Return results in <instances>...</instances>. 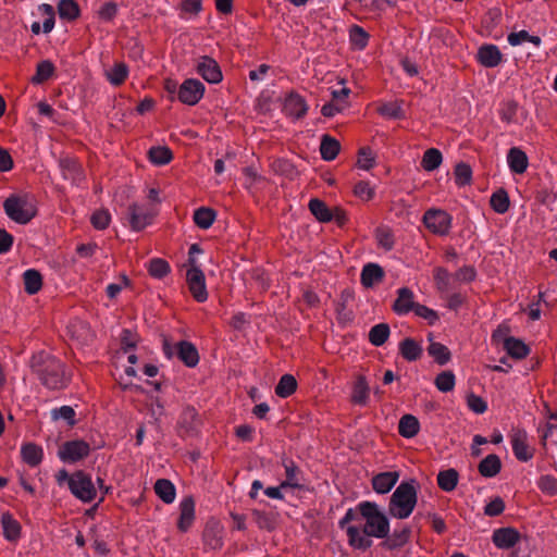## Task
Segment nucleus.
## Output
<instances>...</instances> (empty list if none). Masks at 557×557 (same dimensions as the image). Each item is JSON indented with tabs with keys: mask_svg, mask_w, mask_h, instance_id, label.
Wrapping results in <instances>:
<instances>
[{
	"mask_svg": "<svg viewBox=\"0 0 557 557\" xmlns=\"http://www.w3.org/2000/svg\"><path fill=\"white\" fill-rule=\"evenodd\" d=\"M338 524L345 530L348 544L358 550L370 548L374 539L383 540L391 531L388 517L376 503L368 500L347 509Z\"/></svg>",
	"mask_w": 557,
	"mask_h": 557,
	"instance_id": "obj_1",
	"label": "nucleus"
},
{
	"mask_svg": "<svg viewBox=\"0 0 557 557\" xmlns=\"http://www.w3.org/2000/svg\"><path fill=\"white\" fill-rule=\"evenodd\" d=\"M33 372L48 389H63L70 383L64 363L47 352L40 351L30 361Z\"/></svg>",
	"mask_w": 557,
	"mask_h": 557,
	"instance_id": "obj_2",
	"label": "nucleus"
},
{
	"mask_svg": "<svg viewBox=\"0 0 557 557\" xmlns=\"http://www.w3.org/2000/svg\"><path fill=\"white\" fill-rule=\"evenodd\" d=\"M418 502V484L414 480L403 481L394 491L388 503V512L393 518L407 519Z\"/></svg>",
	"mask_w": 557,
	"mask_h": 557,
	"instance_id": "obj_3",
	"label": "nucleus"
},
{
	"mask_svg": "<svg viewBox=\"0 0 557 557\" xmlns=\"http://www.w3.org/2000/svg\"><path fill=\"white\" fill-rule=\"evenodd\" d=\"M5 214L18 224H27L37 213L30 194H12L3 202Z\"/></svg>",
	"mask_w": 557,
	"mask_h": 557,
	"instance_id": "obj_4",
	"label": "nucleus"
},
{
	"mask_svg": "<svg viewBox=\"0 0 557 557\" xmlns=\"http://www.w3.org/2000/svg\"><path fill=\"white\" fill-rule=\"evenodd\" d=\"M163 354L169 360L176 356L188 368H194L199 362V354L196 346L187 341L171 344L168 339H164Z\"/></svg>",
	"mask_w": 557,
	"mask_h": 557,
	"instance_id": "obj_5",
	"label": "nucleus"
},
{
	"mask_svg": "<svg viewBox=\"0 0 557 557\" xmlns=\"http://www.w3.org/2000/svg\"><path fill=\"white\" fill-rule=\"evenodd\" d=\"M71 493L83 503H90L96 498L97 491L91 476L83 470L73 473L70 488Z\"/></svg>",
	"mask_w": 557,
	"mask_h": 557,
	"instance_id": "obj_6",
	"label": "nucleus"
},
{
	"mask_svg": "<svg viewBox=\"0 0 557 557\" xmlns=\"http://www.w3.org/2000/svg\"><path fill=\"white\" fill-rule=\"evenodd\" d=\"M90 445L84 440H72L62 443L58 449V457L64 463H76L90 454Z\"/></svg>",
	"mask_w": 557,
	"mask_h": 557,
	"instance_id": "obj_7",
	"label": "nucleus"
},
{
	"mask_svg": "<svg viewBox=\"0 0 557 557\" xmlns=\"http://www.w3.org/2000/svg\"><path fill=\"white\" fill-rule=\"evenodd\" d=\"M425 227L433 234L445 236L450 232L453 218L441 209H429L423 215Z\"/></svg>",
	"mask_w": 557,
	"mask_h": 557,
	"instance_id": "obj_8",
	"label": "nucleus"
},
{
	"mask_svg": "<svg viewBox=\"0 0 557 557\" xmlns=\"http://www.w3.org/2000/svg\"><path fill=\"white\" fill-rule=\"evenodd\" d=\"M154 215L153 209L133 203L127 208L126 219L131 228L139 232L152 223Z\"/></svg>",
	"mask_w": 557,
	"mask_h": 557,
	"instance_id": "obj_9",
	"label": "nucleus"
},
{
	"mask_svg": "<svg viewBox=\"0 0 557 557\" xmlns=\"http://www.w3.org/2000/svg\"><path fill=\"white\" fill-rule=\"evenodd\" d=\"M206 87L196 78H187L178 87L177 98L181 102L187 106L197 104L203 97Z\"/></svg>",
	"mask_w": 557,
	"mask_h": 557,
	"instance_id": "obj_10",
	"label": "nucleus"
},
{
	"mask_svg": "<svg viewBox=\"0 0 557 557\" xmlns=\"http://www.w3.org/2000/svg\"><path fill=\"white\" fill-rule=\"evenodd\" d=\"M186 282L194 299L198 302H205L208 299L206 277L199 267L188 268L186 271Z\"/></svg>",
	"mask_w": 557,
	"mask_h": 557,
	"instance_id": "obj_11",
	"label": "nucleus"
},
{
	"mask_svg": "<svg viewBox=\"0 0 557 557\" xmlns=\"http://www.w3.org/2000/svg\"><path fill=\"white\" fill-rule=\"evenodd\" d=\"M196 72L209 84H218L222 81L223 74L219 63L208 55H201L196 61Z\"/></svg>",
	"mask_w": 557,
	"mask_h": 557,
	"instance_id": "obj_12",
	"label": "nucleus"
},
{
	"mask_svg": "<svg viewBox=\"0 0 557 557\" xmlns=\"http://www.w3.org/2000/svg\"><path fill=\"white\" fill-rule=\"evenodd\" d=\"M510 443L515 457L519 461L527 462L533 457V451L529 446L528 433L523 429H513L510 434Z\"/></svg>",
	"mask_w": 557,
	"mask_h": 557,
	"instance_id": "obj_13",
	"label": "nucleus"
},
{
	"mask_svg": "<svg viewBox=\"0 0 557 557\" xmlns=\"http://www.w3.org/2000/svg\"><path fill=\"white\" fill-rule=\"evenodd\" d=\"M520 539V532L511 527L495 529L492 534V542L499 549H510L515 547Z\"/></svg>",
	"mask_w": 557,
	"mask_h": 557,
	"instance_id": "obj_14",
	"label": "nucleus"
},
{
	"mask_svg": "<svg viewBox=\"0 0 557 557\" xmlns=\"http://www.w3.org/2000/svg\"><path fill=\"white\" fill-rule=\"evenodd\" d=\"M59 168L62 177L70 181L72 184L78 185L85 177L83 166L75 158H61L59 161Z\"/></svg>",
	"mask_w": 557,
	"mask_h": 557,
	"instance_id": "obj_15",
	"label": "nucleus"
},
{
	"mask_svg": "<svg viewBox=\"0 0 557 557\" xmlns=\"http://www.w3.org/2000/svg\"><path fill=\"white\" fill-rule=\"evenodd\" d=\"M195 518V499L190 495L185 496L180 503L177 529L181 532H187L194 524Z\"/></svg>",
	"mask_w": 557,
	"mask_h": 557,
	"instance_id": "obj_16",
	"label": "nucleus"
},
{
	"mask_svg": "<svg viewBox=\"0 0 557 557\" xmlns=\"http://www.w3.org/2000/svg\"><path fill=\"white\" fill-rule=\"evenodd\" d=\"M371 388L364 375H358L351 386L350 399L354 405L366 407L370 401Z\"/></svg>",
	"mask_w": 557,
	"mask_h": 557,
	"instance_id": "obj_17",
	"label": "nucleus"
},
{
	"mask_svg": "<svg viewBox=\"0 0 557 557\" xmlns=\"http://www.w3.org/2000/svg\"><path fill=\"white\" fill-rule=\"evenodd\" d=\"M315 220L320 222L335 221L338 225H343L346 214L341 208L330 209L323 201L315 198Z\"/></svg>",
	"mask_w": 557,
	"mask_h": 557,
	"instance_id": "obj_18",
	"label": "nucleus"
},
{
	"mask_svg": "<svg viewBox=\"0 0 557 557\" xmlns=\"http://www.w3.org/2000/svg\"><path fill=\"white\" fill-rule=\"evenodd\" d=\"M507 165L511 173L523 174L529 166L527 153L519 147H511L506 156Z\"/></svg>",
	"mask_w": 557,
	"mask_h": 557,
	"instance_id": "obj_19",
	"label": "nucleus"
},
{
	"mask_svg": "<svg viewBox=\"0 0 557 557\" xmlns=\"http://www.w3.org/2000/svg\"><path fill=\"white\" fill-rule=\"evenodd\" d=\"M414 294L408 287H401L397 290V297L393 304V310L398 315H406L414 310Z\"/></svg>",
	"mask_w": 557,
	"mask_h": 557,
	"instance_id": "obj_20",
	"label": "nucleus"
},
{
	"mask_svg": "<svg viewBox=\"0 0 557 557\" xmlns=\"http://www.w3.org/2000/svg\"><path fill=\"white\" fill-rule=\"evenodd\" d=\"M478 61L485 67H496L503 61V53L496 45L487 44L479 48Z\"/></svg>",
	"mask_w": 557,
	"mask_h": 557,
	"instance_id": "obj_21",
	"label": "nucleus"
},
{
	"mask_svg": "<svg viewBox=\"0 0 557 557\" xmlns=\"http://www.w3.org/2000/svg\"><path fill=\"white\" fill-rule=\"evenodd\" d=\"M178 423L184 434L194 436L199 431L201 420L194 407H186L181 413Z\"/></svg>",
	"mask_w": 557,
	"mask_h": 557,
	"instance_id": "obj_22",
	"label": "nucleus"
},
{
	"mask_svg": "<svg viewBox=\"0 0 557 557\" xmlns=\"http://www.w3.org/2000/svg\"><path fill=\"white\" fill-rule=\"evenodd\" d=\"M283 111L290 117L300 119L307 113L308 104L300 95L292 92L285 98Z\"/></svg>",
	"mask_w": 557,
	"mask_h": 557,
	"instance_id": "obj_23",
	"label": "nucleus"
},
{
	"mask_svg": "<svg viewBox=\"0 0 557 557\" xmlns=\"http://www.w3.org/2000/svg\"><path fill=\"white\" fill-rule=\"evenodd\" d=\"M398 479L397 471L381 472L373 476L372 487L377 494H386L396 485Z\"/></svg>",
	"mask_w": 557,
	"mask_h": 557,
	"instance_id": "obj_24",
	"label": "nucleus"
},
{
	"mask_svg": "<svg viewBox=\"0 0 557 557\" xmlns=\"http://www.w3.org/2000/svg\"><path fill=\"white\" fill-rule=\"evenodd\" d=\"M383 276L384 271L377 263H367L361 270L360 281L364 287L369 288L381 282Z\"/></svg>",
	"mask_w": 557,
	"mask_h": 557,
	"instance_id": "obj_25",
	"label": "nucleus"
},
{
	"mask_svg": "<svg viewBox=\"0 0 557 557\" xmlns=\"http://www.w3.org/2000/svg\"><path fill=\"white\" fill-rule=\"evenodd\" d=\"M0 522L5 540L16 542L21 537V523L10 512H3Z\"/></svg>",
	"mask_w": 557,
	"mask_h": 557,
	"instance_id": "obj_26",
	"label": "nucleus"
},
{
	"mask_svg": "<svg viewBox=\"0 0 557 557\" xmlns=\"http://www.w3.org/2000/svg\"><path fill=\"white\" fill-rule=\"evenodd\" d=\"M478 470L483 478L496 476L502 470L500 458L495 454L487 455L479 463Z\"/></svg>",
	"mask_w": 557,
	"mask_h": 557,
	"instance_id": "obj_27",
	"label": "nucleus"
},
{
	"mask_svg": "<svg viewBox=\"0 0 557 557\" xmlns=\"http://www.w3.org/2000/svg\"><path fill=\"white\" fill-rule=\"evenodd\" d=\"M21 455L28 466L37 467L42 461L44 450L39 445L25 443L21 447Z\"/></svg>",
	"mask_w": 557,
	"mask_h": 557,
	"instance_id": "obj_28",
	"label": "nucleus"
},
{
	"mask_svg": "<svg viewBox=\"0 0 557 557\" xmlns=\"http://www.w3.org/2000/svg\"><path fill=\"white\" fill-rule=\"evenodd\" d=\"M319 150L324 161H332L337 157L341 150V144L337 139L325 134L321 138Z\"/></svg>",
	"mask_w": 557,
	"mask_h": 557,
	"instance_id": "obj_29",
	"label": "nucleus"
},
{
	"mask_svg": "<svg viewBox=\"0 0 557 557\" xmlns=\"http://www.w3.org/2000/svg\"><path fill=\"white\" fill-rule=\"evenodd\" d=\"M154 492L165 504H172L176 497V487L168 479H159L154 483Z\"/></svg>",
	"mask_w": 557,
	"mask_h": 557,
	"instance_id": "obj_30",
	"label": "nucleus"
},
{
	"mask_svg": "<svg viewBox=\"0 0 557 557\" xmlns=\"http://www.w3.org/2000/svg\"><path fill=\"white\" fill-rule=\"evenodd\" d=\"M419 420L412 414H405L400 418L398 424V432L405 438H411L419 433Z\"/></svg>",
	"mask_w": 557,
	"mask_h": 557,
	"instance_id": "obj_31",
	"label": "nucleus"
},
{
	"mask_svg": "<svg viewBox=\"0 0 557 557\" xmlns=\"http://www.w3.org/2000/svg\"><path fill=\"white\" fill-rule=\"evenodd\" d=\"M504 349L515 359H523L529 355V347L520 339L507 337L504 341Z\"/></svg>",
	"mask_w": 557,
	"mask_h": 557,
	"instance_id": "obj_32",
	"label": "nucleus"
},
{
	"mask_svg": "<svg viewBox=\"0 0 557 557\" xmlns=\"http://www.w3.org/2000/svg\"><path fill=\"white\" fill-rule=\"evenodd\" d=\"M429 339H430V345L428 347L429 355L440 366H445L446 363H448L451 358L449 349L445 345H443L438 342H434L432 339V337H429Z\"/></svg>",
	"mask_w": 557,
	"mask_h": 557,
	"instance_id": "obj_33",
	"label": "nucleus"
},
{
	"mask_svg": "<svg viewBox=\"0 0 557 557\" xmlns=\"http://www.w3.org/2000/svg\"><path fill=\"white\" fill-rule=\"evenodd\" d=\"M24 288L28 295H35L42 286V276L35 269H28L23 273Z\"/></svg>",
	"mask_w": 557,
	"mask_h": 557,
	"instance_id": "obj_34",
	"label": "nucleus"
},
{
	"mask_svg": "<svg viewBox=\"0 0 557 557\" xmlns=\"http://www.w3.org/2000/svg\"><path fill=\"white\" fill-rule=\"evenodd\" d=\"M399 351L407 361H416L422 354V347L412 338H405L399 344Z\"/></svg>",
	"mask_w": 557,
	"mask_h": 557,
	"instance_id": "obj_35",
	"label": "nucleus"
},
{
	"mask_svg": "<svg viewBox=\"0 0 557 557\" xmlns=\"http://www.w3.org/2000/svg\"><path fill=\"white\" fill-rule=\"evenodd\" d=\"M409 537L410 529L408 527L395 529L392 534L388 533L387 537L384 539V544L387 548L394 549L405 545L409 541Z\"/></svg>",
	"mask_w": 557,
	"mask_h": 557,
	"instance_id": "obj_36",
	"label": "nucleus"
},
{
	"mask_svg": "<svg viewBox=\"0 0 557 557\" xmlns=\"http://www.w3.org/2000/svg\"><path fill=\"white\" fill-rule=\"evenodd\" d=\"M443 162V156L442 152L436 148H430L428 149L422 157L421 160V166L426 172H433Z\"/></svg>",
	"mask_w": 557,
	"mask_h": 557,
	"instance_id": "obj_37",
	"label": "nucleus"
},
{
	"mask_svg": "<svg viewBox=\"0 0 557 557\" xmlns=\"http://www.w3.org/2000/svg\"><path fill=\"white\" fill-rule=\"evenodd\" d=\"M459 474L455 469L440 471L437 474V484L445 492H451L456 488Z\"/></svg>",
	"mask_w": 557,
	"mask_h": 557,
	"instance_id": "obj_38",
	"label": "nucleus"
},
{
	"mask_svg": "<svg viewBox=\"0 0 557 557\" xmlns=\"http://www.w3.org/2000/svg\"><path fill=\"white\" fill-rule=\"evenodd\" d=\"M391 333L389 326L386 323H379L372 326L369 331V342L376 347L382 346L388 338Z\"/></svg>",
	"mask_w": 557,
	"mask_h": 557,
	"instance_id": "obj_39",
	"label": "nucleus"
},
{
	"mask_svg": "<svg viewBox=\"0 0 557 557\" xmlns=\"http://www.w3.org/2000/svg\"><path fill=\"white\" fill-rule=\"evenodd\" d=\"M148 158L154 165H165L173 159V153L168 147H151L148 151Z\"/></svg>",
	"mask_w": 557,
	"mask_h": 557,
	"instance_id": "obj_40",
	"label": "nucleus"
},
{
	"mask_svg": "<svg viewBox=\"0 0 557 557\" xmlns=\"http://www.w3.org/2000/svg\"><path fill=\"white\" fill-rule=\"evenodd\" d=\"M58 13L62 20L74 21L79 16V7L75 0H60Z\"/></svg>",
	"mask_w": 557,
	"mask_h": 557,
	"instance_id": "obj_41",
	"label": "nucleus"
},
{
	"mask_svg": "<svg viewBox=\"0 0 557 557\" xmlns=\"http://www.w3.org/2000/svg\"><path fill=\"white\" fill-rule=\"evenodd\" d=\"M297 388V381L292 374H284L275 386V394L281 398L289 397Z\"/></svg>",
	"mask_w": 557,
	"mask_h": 557,
	"instance_id": "obj_42",
	"label": "nucleus"
},
{
	"mask_svg": "<svg viewBox=\"0 0 557 557\" xmlns=\"http://www.w3.org/2000/svg\"><path fill=\"white\" fill-rule=\"evenodd\" d=\"M106 76L113 86H120L128 76V67L123 62L115 63L112 69L106 72Z\"/></svg>",
	"mask_w": 557,
	"mask_h": 557,
	"instance_id": "obj_43",
	"label": "nucleus"
},
{
	"mask_svg": "<svg viewBox=\"0 0 557 557\" xmlns=\"http://www.w3.org/2000/svg\"><path fill=\"white\" fill-rule=\"evenodd\" d=\"M214 220L215 212L210 208L201 207L194 212V222L202 230L209 228L213 224Z\"/></svg>",
	"mask_w": 557,
	"mask_h": 557,
	"instance_id": "obj_44",
	"label": "nucleus"
},
{
	"mask_svg": "<svg viewBox=\"0 0 557 557\" xmlns=\"http://www.w3.org/2000/svg\"><path fill=\"white\" fill-rule=\"evenodd\" d=\"M349 40L356 50H363L369 42V34L362 27L352 25L349 28Z\"/></svg>",
	"mask_w": 557,
	"mask_h": 557,
	"instance_id": "obj_45",
	"label": "nucleus"
},
{
	"mask_svg": "<svg viewBox=\"0 0 557 557\" xmlns=\"http://www.w3.org/2000/svg\"><path fill=\"white\" fill-rule=\"evenodd\" d=\"M434 281L440 292L446 293L453 287L454 274L451 275L445 268L434 270Z\"/></svg>",
	"mask_w": 557,
	"mask_h": 557,
	"instance_id": "obj_46",
	"label": "nucleus"
},
{
	"mask_svg": "<svg viewBox=\"0 0 557 557\" xmlns=\"http://www.w3.org/2000/svg\"><path fill=\"white\" fill-rule=\"evenodd\" d=\"M490 202L492 209L498 214H504L509 209V197L504 189H498L493 193Z\"/></svg>",
	"mask_w": 557,
	"mask_h": 557,
	"instance_id": "obj_47",
	"label": "nucleus"
},
{
	"mask_svg": "<svg viewBox=\"0 0 557 557\" xmlns=\"http://www.w3.org/2000/svg\"><path fill=\"white\" fill-rule=\"evenodd\" d=\"M171 271L169 262L161 258H153L149 261L148 272L149 274L158 280L166 276Z\"/></svg>",
	"mask_w": 557,
	"mask_h": 557,
	"instance_id": "obj_48",
	"label": "nucleus"
},
{
	"mask_svg": "<svg viewBox=\"0 0 557 557\" xmlns=\"http://www.w3.org/2000/svg\"><path fill=\"white\" fill-rule=\"evenodd\" d=\"M54 65L49 60H44L37 64L36 74L32 78L34 84H42L48 81L54 73Z\"/></svg>",
	"mask_w": 557,
	"mask_h": 557,
	"instance_id": "obj_49",
	"label": "nucleus"
},
{
	"mask_svg": "<svg viewBox=\"0 0 557 557\" xmlns=\"http://www.w3.org/2000/svg\"><path fill=\"white\" fill-rule=\"evenodd\" d=\"M509 45L516 47L520 46L524 42H531L535 47H539L542 42L539 36L530 35L527 30H520L516 33H510L507 37Z\"/></svg>",
	"mask_w": 557,
	"mask_h": 557,
	"instance_id": "obj_50",
	"label": "nucleus"
},
{
	"mask_svg": "<svg viewBox=\"0 0 557 557\" xmlns=\"http://www.w3.org/2000/svg\"><path fill=\"white\" fill-rule=\"evenodd\" d=\"M38 12L42 16H45L44 23H42V32L45 34H49L55 24V12L54 8L51 4L42 3L38 7Z\"/></svg>",
	"mask_w": 557,
	"mask_h": 557,
	"instance_id": "obj_51",
	"label": "nucleus"
},
{
	"mask_svg": "<svg viewBox=\"0 0 557 557\" xmlns=\"http://www.w3.org/2000/svg\"><path fill=\"white\" fill-rule=\"evenodd\" d=\"M435 386L442 393H448L454 389L456 377L451 371H443L435 377Z\"/></svg>",
	"mask_w": 557,
	"mask_h": 557,
	"instance_id": "obj_52",
	"label": "nucleus"
},
{
	"mask_svg": "<svg viewBox=\"0 0 557 557\" xmlns=\"http://www.w3.org/2000/svg\"><path fill=\"white\" fill-rule=\"evenodd\" d=\"M379 112L382 116L387 119L397 120L404 116L401 103L399 101H389L383 103L379 108Z\"/></svg>",
	"mask_w": 557,
	"mask_h": 557,
	"instance_id": "obj_53",
	"label": "nucleus"
},
{
	"mask_svg": "<svg viewBox=\"0 0 557 557\" xmlns=\"http://www.w3.org/2000/svg\"><path fill=\"white\" fill-rule=\"evenodd\" d=\"M252 517L256 522V524L259 528L267 529L268 531H271L274 529L276 524V519L273 513H267L260 510H253Z\"/></svg>",
	"mask_w": 557,
	"mask_h": 557,
	"instance_id": "obj_54",
	"label": "nucleus"
},
{
	"mask_svg": "<svg viewBox=\"0 0 557 557\" xmlns=\"http://www.w3.org/2000/svg\"><path fill=\"white\" fill-rule=\"evenodd\" d=\"M286 481L282 483V487L299 486L298 468L292 460H284Z\"/></svg>",
	"mask_w": 557,
	"mask_h": 557,
	"instance_id": "obj_55",
	"label": "nucleus"
},
{
	"mask_svg": "<svg viewBox=\"0 0 557 557\" xmlns=\"http://www.w3.org/2000/svg\"><path fill=\"white\" fill-rule=\"evenodd\" d=\"M51 418L54 421L65 420L69 425L73 426L75 424V410L71 406H61L51 410Z\"/></svg>",
	"mask_w": 557,
	"mask_h": 557,
	"instance_id": "obj_56",
	"label": "nucleus"
},
{
	"mask_svg": "<svg viewBox=\"0 0 557 557\" xmlns=\"http://www.w3.org/2000/svg\"><path fill=\"white\" fill-rule=\"evenodd\" d=\"M325 268H332L339 259V251L335 247H330L327 251L315 253V260Z\"/></svg>",
	"mask_w": 557,
	"mask_h": 557,
	"instance_id": "obj_57",
	"label": "nucleus"
},
{
	"mask_svg": "<svg viewBox=\"0 0 557 557\" xmlns=\"http://www.w3.org/2000/svg\"><path fill=\"white\" fill-rule=\"evenodd\" d=\"M455 182L458 186L468 185L472 178V170L466 163H458L455 168Z\"/></svg>",
	"mask_w": 557,
	"mask_h": 557,
	"instance_id": "obj_58",
	"label": "nucleus"
},
{
	"mask_svg": "<svg viewBox=\"0 0 557 557\" xmlns=\"http://www.w3.org/2000/svg\"><path fill=\"white\" fill-rule=\"evenodd\" d=\"M476 277V271L472 265H465L454 274V282L459 284L470 283Z\"/></svg>",
	"mask_w": 557,
	"mask_h": 557,
	"instance_id": "obj_59",
	"label": "nucleus"
},
{
	"mask_svg": "<svg viewBox=\"0 0 557 557\" xmlns=\"http://www.w3.org/2000/svg\"><path fill=\"white\" fill-rule=\"evenodd\" d=\"M537 487L548 495H555L557 493V479L553 475H542L536 483Z\"/></svg>",
	"mask_w": 557,
	"mask_h": 557,
	"instance_id": "obj_60",
	"label": "nucleus"
},
{
	"mask_svg": "<svg viewBox=\"0 0 557 557\" xmlns=\"http://www.w3.org/2000/svg\"><path fill=\"white\" fill-rule=\"evenodd\" d=\"M111 215L108 210H98L91 215V224L97 230H104L109 226Z\"/></svg>",
	"mask_w": 557,
	"mask_h": 557,
	"instance_id": "obj_61",
	"label": "nucleus"
},
{
	"mask_svg": "<svg viewBox=\"0 0 557 557\" xmlns=\"http://www.w3.org/2000/svg\"><path fill=\"white\" fill-rule=\"evenodd\" d=\"M331 96L337 103H345L346 99L350 94V89L345 86V82L342 79L336 86L330 88Z\"/></svg>",
	"mask_w": 557,
	"mask_h": 557,
	"instance_id": "obj_62",
	"label": "nucleus"
},
{
	"mask_svg": "<svg viewBox=\"0 0 557 557\" xmlns=\"http://www.w3.org/2000/svg\"><path fill=\"white\" fill-rule=\"evenodd\" d=\"M354 193L358 198L366 201L372 199L375 194L374 188L371 187L370 184L364 181L358 182L355 185Z\"/></svg>",
	"mask_w": 557,
	"mask_h": 557,
	"instance_id": "obj_63",
	"label": "nucleus"
},
{
	"mask_svg": "<svg viewBox=\"0 0 557 557\" xmlns=\"http://www.w3.org/2000/svg\"><path fill=\"white\" fill-rule=\"evenodd\" d=\"M505 510V502L500 497H495L484 507V513L488 517H496Z\"/></svg>",
	"mask_w": 557,
	"mask_h": 557,
	"instance_id": "obj_64",
	"label": "nucleus"
}]
</instances>
